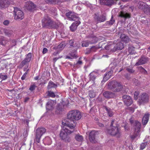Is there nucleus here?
<instances>
[{
	"label": "nucleus",
	"mask_w": 150,
	"mask_h": 150,
	"mask_svg": "<svg viewBox=\"0 0 150 150\" xmlns=\"http://www.w3.org/2000/svg\"><path fill=\"white\" fill-rule=\"evenodd\" d=\"M82 117L81 112L77 110L70 111L67 114V118L62 121L63 125L66 126L69 129H74L76 126L74 121L80 120Z\"/></svg>",
	"instance_id": "obj_1"
},
{
	"label": "nucleus",
	"mask_w": 150,
	"mask_h": 150,
	"mask_svg": "<svg viewBox=\"0 0 150 150\" xmlns=\"http://www.w3.org/2000/svg\"><path fill=\"white\" fill-rule=\"evenodd\" d=\"M43 27L48 29H57L59 27V24L54 21L48 16H45L42 20Z\"/></svg>",
	"instance_id": "obj_2"
},
{
	"label": "nucleus",
	"mask_w": 150,
	"mask_h": 150,
	"mask_svg": "<svg viewBox=\"0 0 150 150\" xmlns=\"http://www.w3.org/2000/svg\"><path fill=\"white\" fill-rule=\"evenodd\" d=\"M73 129H69L66 126L64 125L60 133V136L62 139L67 142H70L71 139L68 134L71 133L74 131Z\"/></svg>",
	"instance_id": "obj_3"
},
{
	"label": "nucleus",
	"mask_w": 150,
	"mask_h": 150,
	"mask_svg": "<svg viewBox=\"0 0 150 150\" xmlns=\"http://www.w3.org/2000/svg\"><path fill=\"white\" fill-rule=\"evenodd\" d=\"M108 89L115 93H118L121 91L123 87L119 83L115 81H112L108 84Z\"/></svg>",
	"instance_id": "obj_4"
},
{
	"label": "nucleus",
	"mask_w": 150,
	"mask_h": 150,
	"mask_svg": "<svg viewBox=\"0 0 150 150\" xmlns=\"http://www.w3.org/2000/svg\"><path fill=\"white\" fill-rule=\"evenodd\" d=\"M14 19L17 21H20L23 19L24 17L23 12L18 8L14 7Z\"/></svg>",
	"instance_id": "obj_5"
},
{
	"label": "nucleus",
	"mask_w": 150,
	"mask_h": 150,
	"mask_svg": "<svg viewBox=\"0 0 150 150\" xmlns=\"http://www.w3.org/2000/svg\"><path fill=\"white\" fill-rule=\"evenodd\" d=\"M46 131L45 129L43 127H41L38 128L36 131L35 141L39 143L41 137L45 132Z\"/></svg>",
	"instance_id": "obj_6"
},
{
	"label": "nucleus",
	"mask_w": 150,
	"mask_h": 150,
	"mask_svg": "<svg viewBox=\"0 0 150 150\" xmlns=\"http://www.w3.org/2000/svg\"><path fill=\"white\" fill-rule=\"evenodd\" d=\"M130 122L133 126L135 132H140L141 127V124L137 120H134L132 118L129 119Z\"/></svg>",
	"instance_id": "obj_7"
},
{
	"label": "nucleus",
	"mask_w": 150,
	"mask_h": 150,
	"mask_svg": "<svg viewBox=\"0 0 150 150\" xmlns=\"http://www.w3.org/2000/svg\"><path fill=\"white\" fill-rule=\"evenodd\" d=\"M108 132L111 135L116 136L117 137L120 136V132L117 127H113L108 130Z\"/></svg>",
	"instance_id": "obj_8"
},
{
	"label": "nucleus",
	"mask_w": 150,
	"mask_h": 150,
	"mask_svg": "<svg viewBox=\"0 0 150 150\" xmlns=\"http://www.w3.org/2000/svg\"><path fill=\"white\" fill-rule=\"evenodd\" d=\"M93 18L95 21L98 23L104 22L106 20V15L105 14H103L98 16L96 14H95L93 15Z\"/></svg>",
	"instance_id": "obj_9"
},
{
	"label": "nucleus",
	"mask_w": 150,
	"mask_h": 150,
	"mask_svg": "<svg viewBox=\"0 0 150 150\" xmlns=\"http://www.w3.org/2000/svg\"><path fill=\"white\" fill-rule=\"evenodd\" d=\"M149 60V59L148 57L144 55H142L138 59V61L135 64V66H137L145 64L147 63Z\"/></svg>",
	"instance_id": "obj_10"
},
{
	"label": "nucleus",
	"mask_w": 150,
	"mask_h": 150,
	"mask_svg": "<svg viewBox=\"0 0 150 150\" xmlns=\"http://www.w3.org/2000/svg\"><path fill=\"white\" fill-rule=\"evenodd\" d=\"M14 3L13 0H0V7L5 8L10 5H13Z\"/></svg>",
	"instance_id": "obj_11"
},
{
	"label": "nucleus",
	"mask_w": 150,
	"mask_h": 150,
	"mask_svg": "<svg viewBox=\"0 0 150 150\" xmlns=\"http://www.w3.org/2000/svg\"><path fill=\"white\" fill-rule=\"evenodd\" d=\"M66 15L68 19L70 21H75L77 19H78V17L76 14L74 12L71 11L67 12Z\"/></svg>",
	"instance_id": "obj_12"
},
{
	"label": "nucleus",
	"mask_w": 150,
	"mask_h": 150,
	"mask_svg": "<svg viewBox=\"0 0 150 150\" xmlns=\"http://www.w3.org/2000/svg\"><path fill=\"white\" fill-rule=\"evenodd\" d=\"M123 101L126 106H128L132 103V100L129 96L124 95L122 97Z\"/></svg>",
	"instance_id": "obj_13"
},
{
	"label": "nucleus",
	"mask_w": 150,
	"mask_h": 150,
	"mask_svg": "<svg viewBox=\"0 0 150 150\" xmlns=\"http://www.w3.org/2000/svg\"><path fill=\"white\" fill-rule=\"evenodd\" d=\"M36 6V5L30 1L26 2L24 5L25 8L29 11H32L35 10Z\"/></svg>",
	"instance_id": "obj_14"
},
{
	"label": "nucleus",
	"mask_w": 150,
	"mask_h": 150,
	"mask_svg": "<svg viewBox=\"0 0 150 150\" xmlns=\"http://www.w3.org/2000/svg\"><path fill=\"white\" fill-rule=\"evenodd\" d=\"M103 94L104 97L108 99L114 98L116 96L115 93L109 91H104Z\"/></svg>",
	"instance_id": "obj_15"
},
{
	"label": "nucleus",
	"mask_w": 150,
	"mask_h": 150,
	"mask_svg": "<svg viewBox=\"0 0 150 150\" xmlns=\"http://www.w3.org/2000/svg\"><path fill=\"white\" fill-rule=\"evenodd\" d=\"M148 99L149 96L146 93H143L139 96V102L140 103L147 102H148Z\"/></svg>",
	"instance_id": "obj_16"
},
{
	"label": "nucleus",
	"mask_w": 150,
	"mask_h": 150,
	"mask_svg": "<svg viewBox=\"0 0 150 150\" xmlns=\"http://www.w3.org/2000/svg\"><path fill=\"white\" fill-rule=\"evenodd\" d=\"M101 4L107 6H111L115 3L113 0H100Z\"/></svg>",
	"instance_id": "obj_17"
},
{
	"label": "nucleus",
	"mask_w": 150,
	"mask_h": 150,
	"mask_svg": "<svg viewBox=\"0 0 150 150\" xmlns=\"http://www.w3.org/2000/svg\"><path fill=\"white\" fill-rule=\"evenodd\" d=\"M64 108V105L62 103H60L58 104L56 108L55 113L57 114H60L63 110Z\"/></svg>",
	"instance_id": "obj_18"
},
{
	"label": "nucleus",
	"mask_w": 150,
	"mask_h": 150,
	"mask_svg": "<svg viewBox=\"0 0 150 150\" xmlns=\"http://www.w3.org/2000/svg\"><path fill=\"white\" fill-rule=\"evenodd\" d=\"M96 135V133L95 131H92L89 133V139L91 142L94 143L96 142L95 136Z\"/></svg>",
	"instance_id": "obj_19"
},
{
	"label": "nucleus",
	"mask_w": 150,
	"mask_h": 150,
	"mask_svg": "<svg viewBox=\"0 0 150 150\" xmlns=\"http://www.w3.org/2000/svg\"><path fill=\"white\" fill-rule=\"evenodd\" d=\"M80 23V22L79 21H77L73 23L70 27V30L72 32L75 31L76 30L77 26Z\"/></svg>",
	"instance_id": "obj_20"
},
{
	"label": "nucleus",
	"mask_w": 150,
	"mask_h": 150,
	"mask_svg": "<svg viewBox=\"0 0 150 150\" xmlns=\"http://www.w3.org/2000/svg\"><path fill=\"white\" fill-rule=\"evenodd\" d=\"M69 44L70 45L75 48V50H77L78 47H80V45L78 42H74L72 40H70L69 41Z\"/></svg>",
	"instance_id": "obj_21"
},
{
	"label": "nucleus",
	"mask_w": 150,
	"mask_h": 150,
	"mask_svg": "<svg viewBox=\"0 0 150 150\" xmlns=\"http://www.w3.org/2000/svg\"><path fill=\"white\" fill-rule=\"evenodd\" d=\"M124 47L123 43L120 42H119L116 44H115V51L117 50H122Z\"/></svg>",
	"instance_id": "obj_22"
},
{
	"label": "nucleus",
	"mask_w": 150,
	"mask_h": 150,
	"mask_svg": "<svg viewBox=\"0 0 150 150\" xmlns=\"http://www.w3.org/2000/svg\"><path fill=\"white\" fill-rule=\"evenodd\" d=\"M113 72V71L111 70L106 73V74H105L104 76L103 80L102 82L103 81L105 82L109 79L111 77Z\"/></svg>",
	"instance_id": "obj_23"
},
{
	"label": "nucleus",
	"mask_w": 150,
	"mask_h": 150,
	"mask_svg": "<svg viewBox=\"0 0 150 150\" xmlns=\"http://www.w3.org/2000/svg\"><path fill=\"white\" fill-rule=\"evenodd\" d=\"M54 101L52 100L49 101L46 104L47 109L48 110H51L53 109L54 105Z\"/></svg>",
	"instance_id": "obj_24"
},
{
	"label": "nucleus",
	"mask_w": 150,
	"mask_h": 150,
	"mask_svg": "<svg viewBox=\"0 0 150 150\" xmlns=\"http://www.w3.org/2000/svg\"><path fill=\"white\" fill-rule=\"evenodd\" d=\"M69 55L70 56H67V58L72 59L76 58L77 57L76 50H75V48H74L73 50L69 53Z\"/></svg>",
	"instance_id": "obj_25"
},
{
	"label": "nucleus",
	"mask_w": 150,
	"mask_h": 150,
	"mask_svg": "<svg viewBox=\"0 0 150 150\" xmlns=\"http://www.w3.org/2000/svg\"><path fill=\"white\" fill-rule=\"evenodd\" d=\"M119 17L125 18H129L130 17V14L124 11H121L119 15Z\"/></svg>",
	"instance_id": "obj_26"
},
{
	"label": "nucleus",
	"mask_w": 150,
	"mask_h": 150,
	"mask_svg": "<svg viewBox=\"0 0 150 150\" xmlns=\"http://www.w3.org/2000/svg\"><path fill=\"white\" fill-rule=\"evenodd\" d=\"M120 38L122 41L125 42L126 43L130 41V39L128 36L124 34H121Z\"/></svg>",
	"instance_id": "obj_27"
},
{
	"label": "nucleus",
	"mask_w": 150,
	"mask_h": 150,
	"mask_svg": "<svg viewBox=\"0 0 150 150\" xmlns=\"http://www.w3.org/2000/svg\"><path fill=\"white\" fill-rule=\"evenodd\" d=\"M97 75V73L96 72L93 71L91 72L89 75L90 80L94 81L96 79Z\"/></svg>",
	"instance_id": "obj_28"
},
{
	"label": "nucleus",
	"mask_w": 150,
	"mask_h": 150,
	"mask_svg": "<svg viewBox=\"0 0 150 150\" xmlns=\"http://www.w3.org/2000/svg\"><path fill=\"white\" fill-rule=\"evenodd\" d=\"M145 6H147V5L146 3L141 1H138L137 6L139 8L143 10Z\"/></svg>",
	"instance_id": "obj_29"
},
{
	"label": "nucleus",
	"mask_w": 150,
	"mask_h": 150,
	"mask_svg": "<svg viewBox=\"0 0 150 150\" xmlns=\"http://www.w3.org/2000/svg\"><path fill=\"white\" fill-rule=\"evenodd\" d=\"M149 114H145L142 118V124L143 125H146L147 123L149 117Z\"/></svg>",
	"instance_id": "obj_30"
},
{
	"label": "nucleus",
	"mask_w": 150,
	"mask_h": 150,
	"mask_svg": "<svg viewBox=\"0 0 150 150\" xmlns=\"http://www.w3.org/2000/svg\"><path fill=\"white\" fill-rule=\"evenodd\" d=\"M105 49L110 50L112 51H115L114 50L115 49V44H112L109 45L105 47Z\"/></svg>",
	"instance_id": "obj_31"
},
{
	"label": "nucleus",
	"mask_w": 150,
	"mask_h": 150,
	"mask_svg": "<svg viewBox=\"0 0 150 150\" xmlns=\"http://www.w3.org/2000/svg\"><path fill=\"white\" fill-rule=\"evenodd\" d=\"M4 31L5 35L8 37L11 36L13 33V32L12 30L9 29H5Z\"/></svg>",
	"instance_id": "obj_32"
},
{
	"label": "nucleus",
	"mask_w": 150,
	"mask_h": 150,
	"mask_svg": "<svg viewBox=\"0 0 150 150\" xmlns=\"http://www.w3.org/2000/svg\"><path fill=\"white\" fill-rule=\"evenodd\" d=\"M57 86V85L54 83L53 82L50 81L49 83L47 86V88L48 89H50L52 88H55Z\"/></svg>",
	"instance_id": "obj_33"
},
{
	"label": "nucleus",
	"mask_w": 150,
	"mask_h": 150,
	"mask_svg": "<svg viewBox=\"0 0 150 150\" xmlns=\"http://www.w3.org/2000/svg\"><path fill=\"white\" fill-rule=\"evenodd\" d=\"M98 39L97 37H93L90 38V40H89L90 44H93L97 42Z\"/></svg>",
	"instance_id": "obj_34"
},
{
	"label": "nucleus",
	"mask_w": 150,
	"mask_h": 150,
	"mask_svg": "<svg viewBox=\"0 0 150 150\" xmlns=\"http://www.w3.org/2000/svg\"><path fill=\"white\" fill-rule=\"evenodd\" d=\"M115 20L113 19L112 16L110 20L109 21H107L105 23V25L106 26H109L112 25L115 22Z\"/></svg>",
	"instance_id": "obj_35"
},
{
	"label": "nucleus",
	"mask_w": 150,
	"mask_h": 150,
	"mask_svg": "<svg viewBox=\"0 0 150 150\" xmlns=\"http://www.w3.org/2000/svg\"><path fill=\"white\" fill-rule=\"evenodd\" d=\"M105 108L109 116L112 117L113 115V113L111 110L106 106L105 107Z\"/></svg>",
	"instance_id": "obj_36"
},
{
	"label": "nucleus",
	"mask_w": 150,
	"mask_h": 150,
	"mask_svg": "<svg viewBox=\"0 0 150 150\" xmlns=\"http://www.w3.org/2000/svg\"><path fill=\"white\" fill-rule=\"evenodd\" d=\"M75 138L76 140L79 142H81L83 140V137L82 135L79 134H76L75 137Z\"/></svg>",
	"instance_id": "obj_37"
},
{
	"label": "nucleus",
	"mask_w": 150,
	"mask_h": 150,
	"mask_svg": "<svg viewBox=\"0 0 150 150\" xmlns=\"http://www.w3.org/2000/svg\"><path fill=\"white\" fill-rule=\"evenodd\" d=\"M128 50L129 54H132L134 52V47L132 45H129L128 46Z\"/></svg>",
	"instance_id": "obj_38"
},
{
	"label": "nucleus",
	"mask_w": 150,
	"mask_h": 150,
	"mask_svg": "<svg viewBox=\"0 0 150 150\" xmlns=\"http://www.w3.org/2000/svg\"><path fill=\"white\" fill-rule=\"evenodd\" d=\"M6 43V40L5 37L1 36L0 37V44L4 45Z\"/></svg>",
	"instance_id": "obj_39"
},
{
	"label": "nucleus",
	"mask_w": 150,
	"mask_h": 150,
	"mask_svg": "<svg viewBox=\"0 0 150 150\" xmlns=\"http://www.w3.org/2000/svg\"><path fill=\"white\" fill-rule=\"evenodd\" d=\"M143 10L144 12V13L146 14H150V8L149 7V6L148 5L147 6H145Z\"/></svg>",
	"instance_id": "obj_40"
},
{
	"label": "nucleus",
	"mask_w": 150,
	"mask_h": 150,
	"mask_svg": "<svg viewBox=\"0 0 150 150\" xmlns=\"http://www.w3.org/2000/svg\"><path fill=\"white\" fill-rule=\"evenodd\" d=\"M66 46L65 43L63 42L61 43L57 47V48L59 50H62Z\"/></svg>",
	"instance_id": "obj_41"
},
{
	"label": "nucleus",
	"mask_w": 150,
	"mask_h": 150,
	"mask_svg": "<svg viewBox=\"0 0 150 150\" xmlns=\"http://www.w3.org/2000/svg\"><path fill=\"white\" fill-rule=\"evenodd\" d=\"M139 132H135V131L134 134L131 136V138L132 140H134L135 138H137L138 137H139Z\"/></svg>",
	"instance_id": "obj_42"
},
{
	"label": "nucleus",
	"mask_w": 150,
	"mask_h": 150,
	"mask_svg": "<svg viewBox=\"0 0 150 150\" xmlns=\"http://www.w3.org/2000/svg\"><path fill=\"white\" fill-rule=\"evenodd\" d=\"M88 95L90 98H92L95 97L96 94L93 91L91 90L89 91Z\"/></svg>",
	"instance_id": "obj_43"
},
{
	"label": "nucleus",
	"mask_w": 150,
	"mask_h": 150,
	"mask_svg": "<svg viewBox=\"0 0 150 150\" xmlns=\"http://www.w3.org/2000/svg\"><path fill=\"white\" fill-rule=\"evenodd\" d=\"M89 44H90L89 41H83L82 43V47H87L88 46Z\"/></svg>",
	"instance_id": "obj_44"
},
{
	"label": "nucleus",
	"mask_w": 150,
	"mask_h": 150,
	"mask_svg": "<svg viewBox=\"0 0 150 150\" xmlns=\"http://www.w3.org/2000/svg\"><path fill=\"white\" fill-rule=\"evenodd\" d=\"M16 45V42L14 40H12L11 42V44L9 46V49L12 48Z\"/></svg>",
	"instance_id": "obj_45"
},
{
	"label": "nucleus",
	"mask_w": 150,
	"mask_h": 150,
	"mask_svg": "<svg viewBox=\"0 0 150 150\" xmlns=\"http://www.w3.org/2000/svg\"><path fill=\"white\" fill-rule=\"evenodd\" d=\"M32 57V54L30 53H29L27 55V56L25 59L27 61L29 62L31 60Z\"/></svg>",
	"instance_id": "obj_46"
},
{
	"label": "nucleus",
	"mask_w": 150,
	"mask_h": 150,
	"mask_svg": "<svg viewBox=\"0 0 150 150\" xmlns=\"http://www.w3.org/2000/svg\"><path fill=\"white\" fill-rule=\"evenodd\" d=\"M47 95L52 98L54 97L55 96V95L54 93L50 91H48Z\"/></svg>",
	"instance_id": "obj_47"
},
{
	"label": "nucleus",
	"mask_w": 150,
	"mask_h": 150,
	"mask_svg": "<svg viewBox=\"0 0 150 150\" xmlns=\"http://www.w3.org/2000/svg\"><path fill=\"white\" fill-rule=\"evenodd\" d=\"M126 69L130 73H133L134 71L132 69L131 67H126Z\"/></svg>",
	"instance_id": "obj_48"
},
{
	"label": "nucleus",
	"mask_w": 150,
	"mask_h": 150,
	"mask_svg": "<svg viewBox=\"0 0 150 150\" xmlns=\"http://www.w3.org/2000/svg\"><path fill=\"white\" fill-rule=\"evenodd\" d=\"M29 71V69H28L25 72L24 74L22 76L21 78V79L22 80H23L25 79L26 77V76L27 74L28 73V71Z\"/></svg>",
	"instance_id": "obj_49"
},
{
	"label": "nucleus",
	"mask_w": 150,
	"mask_h": 150,
	"mask_svg": "<svg viewBox=\"0 0 150 150\" xmlns=\"http://www.w3.org/2000/svg\"><path fill=\"white\" fill-rule=\"evenodd\" d=\"M48 141V142L47 143V145H50L52 141L51 139L49 137H46L45 139V141Z\"/></svg>",
	"instance_id": "obj_50"
},
{
	"label": "nucleus",
	"mask_w": 150,
	"mask_h": 150,
	"mask_svg": "<svg viewBox=\"0 0 150 150\" xmlns=\"http://www.w3.org/2000/svg\"><path fill=\"white\" fill-rule=\"evenodd\" d=\"M139 94V92L138 91H136L134 93V99L136 100L138 98V96Z\"/></svg>",
	"instance_id": "obj_51"
},
{
	"label": "nucleus",
	"mask_w": 150,
	"mask_h": 150,
	"mask_svg": "<svg viewBox=\"0 0 150 150\" xmlns=\"http://www.w3.org/2000/svg\"><path fill=\"white\" fill-rule=\"evenodd\" d=\"M36 87V86L35 84H33L30 86L29 90L31 91H33L35 89Z\"/></svg>",
	"instance_id": "obj_52"
},
{
	"label": "nucleus",
	"mask_w": 150,
	"mask_h": 150,
	"mask_svg": "<svg viewBox=\"0 0 150 150\" xmlns=\"http://www.w3.org/2000/svg\"><path fill=\"white\" fill-rule=\"evenodd\" d=\"M28 62V61H27V60L24 59L23 60L21 63L20 64V66L22 67H23L25 64L26 63Z\"/></svg>",
	"instance_id": "obj_53"
},
{
	"label": "nucleus",
	"mask_w": 150,
	"mask_h": 150,
	"mask_svg": "<svg viewBox=\"0 0 150 150\" xmlns=\"http://www.w3.org/2000/svg\"><path fill=\"white\" fill-rule=\"evenodd\" d=\"M98 47L97 46H92L91 48V49L92 50V52H95V51L97 50L98 49Z\"/></svg>",
	"instance_id": "obj_54"
},
{
	"label": "nucleus",
	"mask_w": 150,
	"mask_h": 150,
	"mask_svg": "<svg viewBox=\"0 0 150 150\" xmlns=\"http://www.w3.org/2000/svg\"><path fill=\"white\" fill-rule=\"evenodd\" d=\"M45 2L47 4H51L56 1V0H45Z\"/></svg>",
	"instance_id": "obj_55"
},
{
	"label": "nucleus",
	"mask_w": 150,
	"mask_h": 150,
	"mask_svg": "<svg viewBox=\"0 0 150 150\" xmlns=\"http://www.w3.org/2000/svg\"><path fill=\"white\" fill-rule=\"evenodd\" d=\"M146 145V143H142L140 145V149L142 150L144 149Z\"/></svg>",
	"instance_id": "obj_56"
},
{
	"label": "nucleus",
	"mask_w": 150,
	"mask_h": 150,
	"mask_svg": "<svg viewBox=\"0 0 150 150\" xmlns=\"http://www.w3.org/2000/svg\"><path fill=\"white\" fill-rule=\"evenodd\" d=\"M82 62L81 61H79L76 63L74 65V67H77L78 65H81L82 64Z\"/></svg>",
	"instance_id": "obj_57"
},
{
	"label": "nucleus",
	"mask_w": 150,
	"mask_h": 150,
	"mask_svg": "<svg viewBox=\"0 0 150 150\" xmlns=\"http://www.w3.org/2000/svg\"><path fill=\"white\" fill-rule=\"evenodd\" d=\"M8 76L7 75H3L1 79L3 80H5L7 78Z\"/></svg>",
	"instance_id": "obj_58"
},
{
	"label": "nucleus",
	"mask_w": 150,
	"mask_h": 150,
	"mask_svg": "<svg viewBox=\"0 0 150 150\" xmlns=\"http://www.w3.org/2000/svg\"><path fill=\"white\" fill-rule=\"evenodd\" d=\"M91 52H92V50H91V49H88L87 50L86 52H85V54H89V53H91Z\"/></svg>",
	"instance_id": "obj_59"
},
{
	"label": "nucleus",
	"mask_w": 150,
	"mask_h": 150,
	"mask_svg": "<svg viewBox=\"0 0 150 150\" xmlns=\"http://www.w3.org/2000/svg\"><path fill=\"white\" fill-rule=\"evenodd\" d=\"M47 51V49L46 48H44L43 50L42 53L43 54H45L46 53Z\"/></svg>",
	"instance_id": "obj_60"
},
{
	"label": "nucleus",
	"mask_w": 150,
	"mask_h": 150,
	"mask_svg": "<svg viewBox=\"0 0 150 150\" xmlns=\"http://www.w3.org/2000/svg\"><path fill=\"white\" fill-rule=\"evenodd\" d=\"M9 23V21L8 20L5 21L3 22V24L5 25H7Z\"/></svg>",
	"instance_id": "obj_61"
},
{
	"label": "nucleus",
	"mask_w": 150,
	"mask_h": 150,
	"mask_svg": "<svg viewBox=\"0 0 150 150\" xmlns=\"http://www.w3.org/2000/svg\"><path fill=\"white\" fill-rule=\"evenodd\" d=\"M141 71L143 72L145 74H146L147 73V71L144 69H143Z\"/></svg>",
	"instance_id": "obj_62"
},
{
	"label": "nucleus",
	"mask_w": 150,
	"mask_h": 150,
	"mask_svg": "<svg viewBox=\"0 0 150 150\" xmlns=\"http://www.w3.org/2000/svg\"><path fill=\"white\" fill-rule=\"evenodd\" d=\"M129 110H131L132 112H133L134 111V109L132 107H129Z\"/></svg>",
	"instance_id": "obj_63"
},
{
	"label": "nucleus",
	"mask_w": 150,
	"mask_h": 150,
	"mask_svg": "<svg viewBox=\"0 0 150 150\" xmlns=\"http://www.w3.org/2000/svg\"><path fill=\"white\" fill-rule=\"evenodd\" d=\"M114 122V121L113 120H112L111 121V124H110V128H111L112 127H113V124Z\"/></svg>",
	"instance_id": "obj_64"
}]
</instances>
